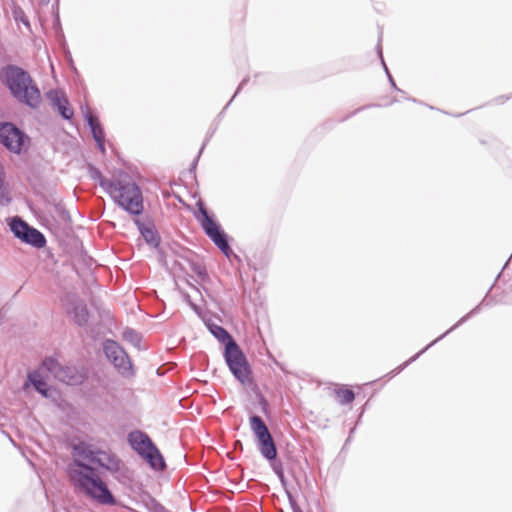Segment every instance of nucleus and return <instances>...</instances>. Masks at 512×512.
<instances>
[{
	"label": "nucleus",
	"instance_id": "26",
	"mask_svg": "<svg viewBox=\"0 0 512 512\" xmlns=\"http://www.w3.org/2000/svg\"><path fill=\"white\" fill-rule=\"evenodd\" d=\"M90 133H91V136L92 138L94 139V137H98L100 139H105L106 138V133H105V129L103 127V125L98 121V120H94L90 126H86Z\"/></svg>",
	"mask_w": 512,
	"mask_h": 512
},
{
	"label": "nucleus",
	"instance_id": "23",
	"mask_svg": "<svg viewBox=\"0 0 512 512\" xmlns=\"http://www.w3.org/2000/svg\"><path fill=\"white\" fill-rule=\"evenodd\" d=\"M53 109L58 113V115L63 120H71L74 116V109L72 105L70 104L68 98H64L58 105L53 107Z\"/></svg>",
	"mask_w": 512,
	"mask_h": 512
},
{
	"label": "nucleus",
	"instance_id": "40",
	"mask_svg": "<svg viewBox=\"0 0 512 512\" xmlns=\"http://www.w3.org/2000/svg\"><path fill=\"white\" fill-rule=\"evenodd\" d=\"M250 78L247 76V77H244L241 82L239 83L236 91L234 92L233 96L231 98L235 99L236 96L241 92V90L248 84Z\"/></svg>",
	"mask_w": 512,
	"mask_h": 512
},
{
	"label": "nucleus",
	"instance_id": "54",
	"mask_svg": "<svg viewBox=\"0 0 512 512\" xmlns=\"http://www.w3.org/2000/svg\"><path fill=\"white\" fill-rule=\"evenodd\" d=\"M463 114H464V113H459V114H457V115H455V116H456V117H460V116H462Z\"/></svg>",
	"mask_w": 512,
	"mask_h": 512
},
{
	"label": "nucleus",
	"instance_id": "42",
	"mask_svg": "<svg viewBox=\"0 0 512 512\" xmlns=\"http://www.w3.org/2000/svg\"><path fill=\"white\" fill-rule=\"evenodd\" d=\"M376 53H377V56L379 57L380 63L385 62L384 57H383L382 45H381V34L379 35L378 43L376 45Z\"/></svg>",
	"mask_w": 512,
	"mask_h": 512
},
{
	"label": "nucleus",
	"instance_id": "53",
	"mask_svg": "<svg viewBox=\"0 0 512 512\" xmlns=\"http://www.w3.org/2000/svg\"><path fill=\"white\" fill-rule=\"evenodd\" d=\"M355 430H356V426H354L353 428H351V429H350V431H349V435H351V436H352V435H353V433L355 432Z\"/></svg>",
	"mask_w": 512,
	"mask_h": 512
},
{
	"label": "nucleus",
	"instance_id": "30",
	"mask_svg": "<svg viewBox=\"0 0 512 512\" xmlns=\"http://www.w3.org/2000/svg\"><path fill=\"white\" fill-rule=\"evenodd\" d=\"M256 396H257V401H258V404L260 406L262 413L266 417H270L271 416V408H270L269 401L265 398V396L261 392H258Z\"/></svg>",
	"mask_w": 512,
	"mask_h": 512
},
{
	"label": "nucleus",
	"instance_id": "11",
	"mask_svg": "<svg viewBox=\"0 0 512 512\" xmlns=\"http://www.w3.org/2000/svg\"><path fill=\"white\" fill-rule=\"evenodd\" d=\"M65 312L68 318L80 328L86 327L91 317V312L84 300L75 296L66 300Z\"/></svg>",
	"mask_w": 512,
	"mask_h": 512
},
{
	"label": "nucleus",
	"instance_id": "37",
	"mask_svg": "<svg viewBox=\"0 0 512 512\" xmlns=\"http://www.w3.org/2000/svg\"><path fill=\"white\" fill-rule=\"evenodd\" d=\"M379 106H380L379 104H368V105L361 106V107L353 110L349 115H347L346 117L342 118L340 121L341 122L345 121V120L349 119L350 117H352V116L358 114L359 112H361V111H363L365 109H368L370 107H379Z\"/></svg>",
	"mask_w": 512,
	"mask_h": 512
},
{
	"label": "nucleus",
	"instance_id": "29",
	"mask_svg": "<svg viewBox=\"0 0 512 512\" xmlns=\"http://www.w3.org/2000/svg\"><path fill=\"white\" fill-rule=\"evenodd\" d=\"M184 301L201 320L208 314V312L204 311L199 305L193 302L188 293L184 294Z\"/></svg>",
	"mask_w": 512,
	"mask_h": 512
},
{
	"label": "nucleus",
	"instance_id": "51",
	"mask_svg": "<svg viewBox=\"0 0 512 512\" xmlns=\"http://www.w3.org/2000/svg\"><path fill=\"white\" fill-rule=\"evenodd\" d=\"M405 99H407V100H409L411 102H414V103H419V101L416 98H414V97H406L405 96Z\"/></svg>",
	"mask_w": 512,
	"mask_h": 512
},
{
	"label": "nucleus",
	"instance_id": "10",
	"mask_svg": "<svg viewBox=\"0 0 512 512\" xmlns=\"http://www.w3.org/2000/svg\"><path fill=\"white\" fill-rule=\"evenodd\" d=\"M483 306H490V302H486V298H483L480 303H478L473 309H471L467 314L462 316L453 326H451L448 330H446L443 334L438 336L436 339H434L432 342L427 344L424 348H422L419 352L414 354L412 357H410L408 360L404 361L402 364H400L395 369L391 370L387 376L389 378H393L394 376L401 373L406 367H408L411 363L416 361L422 354H424L427 350H429L431 347H433L436 343L444 339L447 335H449L451 332L459 328L461 325L466 323L470 318L477 315Z\"/></svg>",
	"mask_w": 512,
	"mask_h": 512
},
{
	"label": "nucleus",
	"instance_id": "52",
	"mask_svg": "<svg viewBox=\"0 0 512 512\" xmlns=\"http://www.w3.org/2000/svg\"><path fill=\"white\" fill-rule=\"evenodd\" d=\"M365 408H366V405H364V406L362 407V410H361V413H360L359 419H361V417L363 416L364 411H365ZM359 421H360V420H358V422H359Z\"/></svg>",
	"mask_w": 512,
	"mask_h": 512
},
{
	"label": "nucleus",
	"instance_id": "12",
	"mask_svg": "<svg viewBox=\"0 0 512 512\" xmlns=\"http://www.w3.org/2000/svg\"><path fill=\"white\" fill-rule=\"evenodd\" d=\"M24 386H32L45 399L54 401L59 396L57 388L48 383V377L37 371H29L27 373Z\"/></svg>",
	"mask_w": 512,
	"mask_h": 512
},
{
	"label": "nucleus",
	"instance_id": "41",
	"mask_svg": "<svg viewBox=\"0 0 512 512\" xmlns=\"http://www.w3.org/2000/svg\"><path fill=\"white\" fill-rule=\"evenodd\" d=\"M45 194H46V196L48 198V201H46V202L51 204V205H53V206H54V201L55 200L56 201H61V199H59L58 197L55 196V193H54L53 189H48Z\"/></svg>",
	"mask_w": 512,
	"mask_h": 512
},
{
	"label": "nucleus",
	"instance_id": "43",
	"mask_svg": "<svg viewBox=\"0 0 512 512\" xmlns=\"http://www.w3.org/2000/svg\"><path fill=\"white\" fill-rule=\"evenodd\" d=\"M286 493H287V496H288L289 503H290L292 511L293 512H302V510L299 508V506L296 503V501L291 498V496L289 495V493L287 491H286Z\"/></svg>",
	"mask_w": 512,
	"mask_h": 512
},
{
	"label": "nucleus",
	"instance_id": "15",
	"mask_svg": "<svg viewBox=\"0 0 512 512\" xmlns=\"http://www.w3.org/2000/svg\"><path fill=\"white\" fill-rule=\"evenodd\" d=\"M205 327L214 338L224 347L237 342L226 328L215 323L208 314L202 319Z\"/></svg>",
	"mask_w": 512,
	"mask_h": 512
},
{
	"label": "nucleus",
	"instance_id": "39",
	"mask_svg": "<svg viewBox=\"0 0 512 512\" xmlns=\"http://www.w3.org/2000/svg\"><path fill=\"white\" fill-rule=\"evenodd\" d=\"M94 141H95L96 148L99 150V152L102 155H105L106 154L105 139H100L98 137L97 138L94 137Z\"/></svg>",
	"mask_w": 512,
	"mask_h": 512
},
{
	"label": "nucleus",
	"instance_id": "4",
	"mask_svg": "<svg viewBox=\"0 0 512 512\" xmlns=\"http://www.w3.org/2000/svg\"><path fill=\"white\" fill-rule=\"evenodd\" d=\"M124 179H115L107 195L123 211L133 217L144 213V196L140 186L127 174Z\"/></svg>",
	"mask_w": 512,
	"mask_h": 512
},
{
	"label": "nucleus",
	"instance_id": "49",
	"mask_svg": "<svg viewBox=\"0 0 512 512\" xmlns=\"http://www.w3.org/2000/svg\"><path fill=\"white\" fill-rule=\"evenodd\" d=\"M493 285H494V284H492V285L490 286V288H489V290L487 291L486 295L483 297V298H486V302H490V306H491V305H493V303H494V299H493V297H491V296H490V291H491V289L493 288Z\"/></svg>",
	"mask_w": 512,
	"mask_h": 512
},
{
	"label": "nucleus",
	"instance_id": "3",
	"mask_svg": "<svg viewBox=\"0 0 512 512\" xmlns=\"http://www.w3.org/2000/svg\"><path fill=\"white\" fill-rule=\"evenodd\" d=\"M248 420L260 455L269 462L272 471L279 479L283 488L286 489L288 481L285 476L284 465L278 458L276 444L266 423L261 416L255 413H250Z\"/></svg>",
	"mask_w": 512,
	"mask_h": 512
},
{
	"label": "nucleus",
	"instance_id": "6",
	"mask_svg": "<svg viewBox=\"0 0 512 512\" xmlns=\"http://www.w3.org/2000/svg\"><path fill=\"white\" fill-rule=\"evenodd\" d=\"M222 356L230 373L241 385L254 384L251 364L237 342L224 347Z\"/></svg>",
	"mask_w": 512,
	"mask_h": 512
},
{
	"label": "nucleus",
	"instance_id": "50",
	"mask_svg": "<svg viewBox=\"0 0 512 512\" xmlns=\"http://www.w3.org/2000/svg\"><path fill=\"white\" fill-rule=\"evenodd\" d=\"M352 436L348 435L347 439L345 440L343 448H345L350 442H351Z\"/></svg>",
	"mask_w": 512,
	"mask_h": 512
},
{
	"label": "nucleus",
	"instance_id": "21",
	"mask_svg": "<svg viewBox=\"0 0 512 512\" xmlns=\"http://www.w3.org/2000/svg\"><path fill=\"white\" fill-rule=\"evenodd\" d=\"M40 366L48 373L52 374L53 377L56 379V375H59L63 365L58 361L55 355H52L45 357L42 360Z\"/></svg>",
	"mask_w": 512,
	"mask_h": 512
},
{
	"label": "nucleus",
	"instance_id": "1",
	"mask_svg": "<svg viewBox=\"0 0 512 512\" xmlns=\"http://www.w3.org/2000/svg\"><path fill=\"white\" fill-rule=\"evenodd\" d=\"M71 455L68 472L77 479L76 489L98 504L116 505L113 493L96 472H108L119 482L129 479L119 456L83 440L73 445Z\"/></svg>",
	"mask_w": 512,
	"mask_h": 512
},
{
	"label": "nucleus",
	"instance_id": "44",
	"mask_svg": "<svg viewBox=\"0 0 512 512\" xmlns=\"http://www.w3.org/2000/svg\"><path fill=\"white\" fill-rule=\"evenodd\" d=\"M286 493H287V496H288L289 503H290L292 511L293 512H302V510L299 508V506L296 503V501L291 498V496L289 495V493L287 491H286Z\"/></svg>",
	"mask_w": 512,
	"mask_h": 512
},
{
	"label": "nucleus",
	"instance_id": "46",
	"mask_svg": "<svg viewBox=\"0 0 512 512\" xmlns=\"http://www.w3.org/2000/svg\"><path fill=\"white\" fill-rule=\"evenodd\" d=\"M60 16V10H59V0H56L53 4H52V18L55 17V16Z\"/></svg>",
	"mask_w": 512,
	"mask_h": 512
},
{
	"label": "nucleus",
	"instance_id": "38",
	"mask_svg": "<svg viewBox=\"0 0 512 512\" xmlns=\"http://www.w3.org/2000/svg\"><path fill=\"white\" fill-rule=\"evenodd\" d=\"M46 191H47V190H45V189H44V187H43V186H41V185H38V186H37V185H34V186H33V192H34V194H35L36 196L41 197L44 201H48V198H47V196H46V194H45V193H46Z\"/></svg>",
	"mask_w": 512,
	"mask_h": 512
},
{
	"label": "nucleus",
	"instance_id": "45",
	"mask_svg": "<svg viewBox=\"0 0 512 512\" xmlns=\"http://www.w3.org/2000/svg\"><path fill=\"white\" fill-rule=\"evenodd\" d=\"M233 101H234V99H233V98H231V99L228 101V103L224 106V108L221 110V112L217 115V117H216V121H217V122H219V121L222 119V117L224 116V114H225L226 110L228 109V107L231 105V103H232Z\"/></svg>",
	"mask_w": 512,
	"mask_h": 512
},
{
	"label": "nucleus",
	"instance_id": "8",
	"mask_svg": "<svg viewBox=\"0 0 512 512\" xmlns=\"http://www.w3.org/2000/svg\"><path fill=\"white\" fill-rule=\"evenodd\" d=\"M0 144L10 153L21 155L28 152L31 138L28 133L12 121H0Z\"/></svg>",
	"mask_w": 512,
	"mask_h": 512
},
{
	"label": "nucleus",
	"instance_id": "25",
	"mask_svg": "<svg viewBox=\"0 0 512 512\" xmlns=\"http://www.w3.org/2000/svg\"><path fill=\"white\" fill-rule=\"evenodd\" d=\"M45 97L48 99V101L50 102V105L53 108L56 105H58L62 100H64V98H66L67 96L65 95V93L63 91L56 88V89L48 90L45 93Z\"/></svg>",
	"mask_w": 512,
	"mask_h": 512
},
{
	"label": "nucleus",
	"instance_id": "35",
	"mask_svg": "<svg viewBox=\"0 0 512 512\" xmlns=\"http://www.w3.org/2000/svg\"><path fill=\"white\" fill-rule=\"evenodd\" d=\"M14 19L16 21L21 22L26 27L30 26V21H29L28 17L25 15L23 10H21V9L19 11H17V10L14 11Z\"/></svg>",
	"mask_w": 512,
	"mask_h": 512
},
{
	"label": "nucleus",
	"instance_id": "34",
	"mask_svg": "<svg viewBox=\"0 0 512 512\" xmlns=\"http://www.w3.org/2000/svg\"><path fill=\"white\" fill-rule=\"evenodd\" d=\"M220 252L229 260V261H233V260H236L238 262L241 261L240 257L233 251V249L231 248V245H227L226 246V249H221Z\"/></svg>",
	"mask_w": 512,
	"mask_h": 512
},
{
	"label": "nucleus",
	"instance_id": "13",
	"mask_svg": "<svg viewBox=\"0 0 512 512\" xmlns=\"http://www.w3.org/2000/svg\"><path fill=\"white\" fill-rule=\"evenodd\" d=\"M133 223L137 227V230L145 243L151 248L158 249L161 244V235L158 232L156 225L153 220L148 219L146 221L135 217Z\"/></svg>",
	"mask_w": 512,
	"mask_h": 512
},
{
	"label": "nucleus",
	"instance_id": "31",
	"mask_svg": "<svg viewBox=\"0 0 512 512\" xmlns=\"http://www.w3.org/2000/svg\"><path fill=\"white\" fill-rule=\"evenodd\" d=\"M80 112L83 117L85 126H90V124L95 120L92 116L91 110L87 104L80 105Z\"/></svg>",
	"mask_w": 512,
	"mask_h": 512
},
{
	"label": "nucleus",
	"instance_id": "20",
	"mask_svg": "<svg viewBox=\"0 0 512 512\" xmlns=\"http://www.w3.org/2000/svg\"><path fill=\"white\" fill-rule=\"evenodd\" d=\"M12 201L11 189L6 180V172L3 165L0 164V206H8Z\"/></svg>",
	"mask_w": 512,
	"mask_h": 512
},
{
	"label": "nucleus",
	"instance_id": "7",
	"mask_svg": "<svg viewBox=\"0 0 512 512\" xmlns=\"http://www.w3.org/2000/svg\"><path fill=\"white\" fill-rule=\"evenodd\" d=\"M195 206L197 211L194 213V217L205 235L219 250L222 248L226 249V246L230 244L231 237L217 221L215 214L207 209L206 204L202 200H198Z\"/></svg>",
	"mask_w": 512,
	"mask_h": 512
},
{
	"label": "nucleus",
	"instance_id": "9",
	"mask_svg": "<svg viewBox=\"0 0 512 512\" xmlns=\"http://www.w3.org/2000/svg\"><path fill=\"white\" fill-rule=\"evenodd\" d=\"M103 353L110 364L122 376L134 374L133 364L126 350L115 340L105 339L102 342Z\"/></svg>",
	"mask_w": 512,
	"mask_h": 512
},
{
	"label": "nucleus",
	"instance_id": "14",
	"mask_svg": "<svg viewBox=\"0 0 512 512\" xmlns=\"http://www.w3.org/2000/svg\"><path fill=\"white\" fill-rule=\"evenodd\" d=\"M56 379L66 385L79 386L87 379V371L74 365H63Z\"/></svg>",
	"mask_w": 512,
	"mask_h": 512
},
{
	"label": "nucleus",
	"instance_id": "33",
	"mask_svg": "<svg viewBox=\"0 0 512 512\" xmlns=\"http://www.w3.org/2000/svg\"><path fill=\"white\" fill-rule=\"evenodd\" d=\"M148 510L149 512H170L162 503L153 497L150 499Z\"/></svg>",
	"mask_w": 512,
	"mask_h": 512
},
{
	"label": "nucleus",
	"instance_id": "28",
	"mask_svg": "<svg viewBox=\"0 0 512 512\" xmlns=\"http://www.w3.org/2000/svg\"><path fill=\"white\" fill-rule=\"evenodd\" d=\"M205 147H206V143H202L197 155L195 156V158L193 159V161L191 162V164L188 168L187 173L192 180L196 181V170H197L198 162L200 160V157H201Z\"/></svg>",
	"mask_w": 512,
	"mask_h": 512
},
{
	"label": "nucleus",
	"instance_id": "5",
	"mask_svg": "<svg viewBox=\"0 0 512 512\" xmlns=\"http://www.w3.org/2000/svg\"><path fill=\"white\" fill-rule=\"evenodd\" d=\"M127 443L153 470L160 471L165 468L162 453L146 432L138 429L129 432Z\"/></svg>",
	"mask_w": 512,
	"mask_h": 512
},
{
	"label": "nucleus",
	"instance_id": "22",
	"mask_svg": "<svg viewBox=\"0 0 512 512\" xmlns=\"http://www.w3.org/2000/svg\"><path fill=\"white\" fill-rule=\"evenodd\" d=\"M334 392L340 405H349L356 397L355 393L344 385H340Z\"/></svg>",
	"mask_w": 512,
	"mask_h": 512
},
{
	"label": "nucleus",
	"instance_id": "27",
	"mask_svg": "<svg viewBox=\"0 0 512 512\" xmlns=\"http://www.w3.org/2000/svg\"><path fill=\"white\" fill-rule=\"evenodd\" d=\"M54 210L56 212V214L58 215V217L66 222V223H71L72 219H71V215H70V212L66 209V207L62 204V201H54Z\"/></svg>",
	"mask_w": 512,
	"mask_h": 512
},
{
	"label": "nucleus",
	"instance_id": "2",
	"mask_svg": "<svg viewBox=\"0 0 512 512\" xmlns=\"http://www.w3.org/2000/svg\"><path fill=\"white\" fill-rule=\"evenodd\" d=\"M0 83L17 103L31 110H38L42 105L41 90L25 68L14 63L1 66Z\"/></svg>",
	"mask_w": 512,
	"mask_h": 512
},
{
	"label": "nucleus",
	"instance_id": "47",
	"mask_svg": "<svg viewBox=\"0 0 512 512\" xmlns=\"http://www.w3.org/2000/svg\"><path fill=\"white\" fill-rule=\"evenodd\" d=\"M216 129H217V126H215L214 128H210L209 129V131L207 132L206 137H205L203 143H206V145L208 144V142L210 141L211 137L214 135Z\"/></svg>",
	"mask_w": 512,
	"mask_h": 512
},
{
	"label": "nucleus",
	"instance_id": "17",
	"mask_svg": "<svg viewBox=\"0 0 512 512\" xmlns=\"http://www.w3.org/2000/svg\"><path fill=\"white\" fill-rule=\"evenodd\" d=\"M87 173L91 179L96 181L98 185L101 187V189L107 193L109 188H111L112 183L115 179H108L106 178L101 170L93 163L89 162L86 165Z\"/></svg>",
	"mask_w": 512,
	"mask_h": 512
},
{
	"label": "nucleus",
	"instance_id": "16",
	"mask_svg": "<svg viewBox=\"0 0 512 512\" xmlns=\"http://www.w3.org/2000/svg\"><path fill=\"white\" fill-rule=\"evenodd\" d=\"M19 241L36 249H42L47 244L45 235L32 225Z\"/></svg>",
	"mask_w": 512,
	"mask_h": 512
},
{
	"label": "nucleus",
	"instance_id": "18",
	"mask_svg": "<svg viewBox=\"0 0 512 512\" xmlns=\"http://www.w3.org/2000/svg\"><path fill=\"white\" fill-rule=\"evenodd\" d=\"M7 225L13 236L20 240L31 226L21 216L15 215L7 218Z\"/></svg>",
	"mask_w": 512,
	"mask_h": 512
},
{
	"label": "nucleus",
	"instance_id": "19",
	"mask_svg": "<svg viewBox=\"0 0 512 512\" xmlns=\"http://www.w3.org/2000/svg\"><path fill=\"white\" fill-rule=\"evenodd\" d=\"M196 255L193 254L190 256H182L181 258L189 265L190 269L194 272V274L198 277L201 282L209 281V274L204 264L197 261L195 259Z\"/></svg>",
	"mask_w": 512,
	"mask_h": 512
},
{
	"label": "nucleus",
	"instance_id": "24",
	"mask_svg": "<svg viewBox=\"0 0 512 512\" xmlns=\"http://www.w3.org/2000/svg\"><path fill=\"white\" fill-rule=\"evenodd\" d=\"M122 337L136 348H140L142 335L135 329L126 327L122 332Z\"/></svg>",
	"mask_w": 512,
	"mask_h": 512
},
{
	"label": "nucleus",
	"instance_id": "48",
	"mask_svg": "<svg viewBox=\"0 0 512 512\" xmlns=\"http://www.w3.org/2000/svg\"><path fill=\"white\" fill-rule=\"evenodd\" d=\"M511 98H512V94L511 95H501V96H498L497 98H495L494 102L502 104Z\"/></svg>",
	"mask_w": 512,
	"mask_h": 512
},
{
	"label": "nucleus",
	"instance_id": "32",
	"mask_svg": "<svg viewBox=\"0 0 512 512\" xmlns=\"http://www.w3.org/2000/svg\"><path fill=\"white\" fill-rule=\"evenodd\" d=\"M381 65H382V67H383V70H384V72H385V74H386V77H387V79H388V82H389L390 86H391L394 90L398 91L399 93H401V94H403V95H404V94H406V92H405L404 90H402V89L398 88V86L396 85V82H395V80H394V78H393L392 74L390 73V70H389V68H388V66H387V64H386V62L381 63Z\"/></svg>",
	"mask_w": 512,
	"mask_h": 512
},
{
	"label": "nucleus",
	"instance_id": "36",
	"mask_svg": "<svg viewBox=\"0 0 512 512\" xmlns=\"http://www.w3.org/2000/svg\"><path fill=\"white\" fill-rule=\"evenodd\" d=\"M52 28L57 35L63 34L60 16L56 15L55 17L52 18Z\"/></svg>",
	"mask_w": 512,
	"mask_h": 512
}]
</instances>
